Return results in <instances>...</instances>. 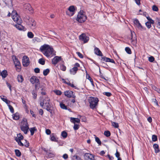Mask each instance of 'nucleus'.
<instances>
[{
  "instance_id": "41",
  "label": "nucleus",
  "mask_w": 160,
  "mask_h": 160,
  "mask_svg": "<svg viewBox=\"0 0 160 160\" xmlns=\"http://www.w3.org/2000/svg\"><path fill=\"white\" fill-rule=\"evenodd\" d=\"M8 105L11 112L12 113H13L14 112V110L13 107L9 104H8Z\"/></svg>"
},
{
  "instance_id": "23",
  "label": "nucleus",
  "mask_w": 160,
  "mask_h": 160,
  "mask_svg": "<svg viewBox=\"0 0 160 160\" xmlns=\"http://www.w3.org/2000/svg\"><path fill=\"white\" fill-rule=\"evenodd\" d=\"M136 26L141 31H144L146 29V28H145L143 27L142 26L140 23H138V24H137Z\"/></svg>"
},
{
  "instance_id": "25",
  "label": "nucleus",
  "mask_w": 160,
  "mask_h": 160,
  "mask_svg": "<svg viewBox=\"0 0 160 160\" xmlns=\"http://www.w3.org/2000/svg\"><path fill=\"white\" fill-rule=\"evenodd\" d=\"M17 79L19 82H22L23 81V77L21 75H18L17 76Z\"/></svg>"
},
{
  "instance_id": "43",
  "label": "nucleus",
  "mask_w": 160,
  "mask_h": 160,
  "mask_svg": "<svg viewBox=\"0 0 160 160\" xmlns=\"http://www.w3.org/2000/svg\"><path fill=\"white\" fill-rule=\"evenodd\" d=\"M152 141L154 142L156 141L157 140V136L155 135H153L152 136Z\"/></svg>"
},
{
  "instance_id": "47",
  "label": "nucleus",
  "mask_w": 160,
  "mask_h": 160,
  "mask_svg": "<svg viewBox=\"0 0 160 160\" xmlns=\"http://www.w3.org/2000/svg\"><path fill=\"white\" fill-rule=\"evenodd\" d=\"M6 4H9L11 3V0H2Z\"/></svg>"
},
{
  "instance_id": "11",
  "label": "nucleus",
  "mask_w": 160,
  "mask_h": 160,
  "mask_svg": "<svg viewBox=\"0 0 160 160\" xmlns=\"http://www.w3.org/2000/svg\"><path fill=\"white\" fill-rule=\"evenodd\" d=\"M79 39L83 42L84 43L87 42L89 40V38L85 34L82 33L79 36Z\"/></svg>"
},
{
  "instance_id": "48",
  "label": "nucleus",
  "mask_w": 160,
  "mask_h": 160,
  "mask_svg": "<svg viewBox=\"0 0 160 160\" xmlns=\"http://www.w3.org/2000/svg\"><path fill=\"white\" fill-rule=\"evenodd\" d=\"M154 60V58L153 56H150L148 58V61L150 62H152Z\"/></svg>"
},
{
  "instance_id": "27",
  "label": "nucleus",
  "mask_w": 160,
  "mask_h": 160,
  "mask_svg": "<svg viewBox=\"0 0 160 160\" xmlns=\"http://www.w3.org/2000/svg\"><path fill=\"white\" fill-rule=\"evenodd\" d=\"M37 129L35 127L31 128H30V131L31 132V135H33L35 131H36Z\"/></svg>"
},
{
  "instance_id": "13",
  "label": "nucleus",
  "mask_w": 160,
  "mask_h": 160,
  "mask_svg": "<svg viewBox=\"0 0 160 160\" xmlns=\"http://www.w3.org/2000/svg\"><path fill=\"white\" fill-rule=\"evenodd\" d=\"M22 63L24 67H27L29 65V59L28 57L24 56L23 57Z\"/></svg>"
},
{
  "instance_id": "8",
  "label": "nucleus",
  "mask_w": 160,
  "mask_h": 160,
  "mask_svg": "<svg viewBox=\"0 0 160 160\" xmlns=\"http://www.w3.org/2000/svg\"><path fill=\"white\" fill-rule=\"evenodd\" d=\"M41 98L40 104V106L42 107H43L44 104H45L46 103L49 102L51 101L50 98L48 96L42 97H41Z\"/></svg>"
},
{
  "instance_id": "16",
  "label": "nucleus",
  "mask_w": 160,
  "mask_h": 160,
  "mask_svg": "<svg viewBox=\"0 0 160 160\" xmlns=\"http://www.w3.org/2000/svg\"><path fill=\"white\" fill-rule=\"evenodd\" d=\"M61 60V57L59 56H55L52 60V63L53 64L56 65Z\"/></svg>"
},
{
  "instance_id": "14",
  "label": "nucleus",
  "mask_w": 160,
  "mask_h": 160,
  "mask_svg": "<svg viewBox=\"0 0 160 160\" xmlns=\"http://www.w3.org/2000/svg\"><path fill=\"white\" fill-rule=\"evenodd\" d=\"M43 108L46 109L47 111L51 113H52V110L51 109L52 107L50 102L47 103H46L45 104H44Z\"/></svg>"
},
{
  "instance_id": "6",
  "label": "nucleus",
  "mask_w": 160,
  "mask_h": 160,
  "mask_svg": "<svg viewBox=\"0 0 160 160\" xmlns=\"http://www.w3.org/2000/svg\"><path fill=\"white\" fill-rule=\"evenodd\" d=\"M20 128L21 130L25 134L27 133L28 132V131L29 127L26 119H24L22 121Z\"/></svg>"
},
{
  "instance_id": "7",
  "label": "nucleus",
  "mask_w": 160,
  "mask_h": 160,
  "mask_svg": "<svg viewBox=\"0 0 160 160\" xmlns=\"http://www.w3.org/2000/svg\"><path fill=\"white\" fill-rule=\"evenodd\" d=\"M30 82L32 84H35L36 89H39L40 85V83L39 80L37 77L32 76L30 79Z\"/></svg>"
},
{
  "instance_id": "28",
  "label": "nucleus",
  "mask_w": 160,
  "mask_h": 160,
  "mask_svg": "<svg viewBox=\"0 0 160 160\" xmlns=\"http://www.w3.org/2000/svg\"><path fill=\"white\" fill-rule=\"evenodd\" d=\"M51 140L52 141L56 142L57 139L56 138L54 135V134L52 133L51 134Z\"/></svg>"
},
{
  "instance_id": "34",
  "label": "nucleus",
  "mask_w": 160,
  "mask_h": 160,
  "mask_svg": "<svg viewBox=\"0 0 160 160\" xmlns=\"http://www.w3.org/2000/svg\"><path fill=\"white\" fill-rule=\"evenodd\" d=\"M38 62L39 64L43 65L45 64V61L43 59L40 58L38 60Z\"/></svg>"
},
{
  "instance_id": "53",
  "label": "nucleus",
  "mask_w": 160,
  "mask_h": 160,
  "mask_svg": "<svg viewBox=\"0 0 160 160\" xmlns=\"http://www.w3.org/2000/svg\"><path fill=\"white\" fill-rule=\"evenodd\" d=\"M62 158L65 159H67L68 158V156L67 154H64L62 156Z\"/></svg>"
},
{
  "instance_id": "35",
  "label": "nucleus",
  "mask_w": 160,
  "mask_h": 160,
  "mask_svg": "<svg viewBox=\"0 0 160 160\" xmlns=\"http://www.w3.org/2000/svg\"><path fill=\"white\" fill-rule=\"evenodd\" d=\"M152 9L154 11L158 12V7L155 5H154L152 6Z\"/></svg>"
},
{
  "instance_id": "58",
  "label": "nucleus",
  "mask_w": 160,
  "mask_h": 160,
  "mask_svg": "<svg viewBox=\"0 0 160 160\" xmlns=\"http://www.w3.org/2000/svg\"><path fill=\"white\" fill-rule=\"evenodd\" d=\"M6 84H7V86L9 88L10 91L11 92V91H12V89H11V85H10V84L9 83H8V82H7Z\"/></svg>"
},
{
  "instance_id": "57",
  "label": "nucleus",
  "mask_w": 160,
  "mask_h": 160,
  "mask_svg": "<svg viewBox=\"0 0 160 160\" xmlns=\"http://www.w3.org/2000/svg\"><path fill=\"white\" fill-rule=\"evenodd\" d=\"M18 143V144L21 146H23L24 144L21 141H16Z\"/></svg>"
},
{
  "instance_id": "2",
  "label": "nucleus",
  "mask_w": 160,
  "mask_h": 160,
  "mask_svg": "<svg viewBox=\"0 0 160 160\" xmlns=\"http://www.w3.org/2000/svg\"><path fill=\"white\" fill-rule=\"evenodd\" d=\"M40 50L42 53L47 57L54 54L53 48L48 45L44 44L40 48Z\"/></svg>"
},
{
  "instance_id": "61",
  "label": "nucleus",
  "mask_w": 160,
  "mask_h": 160,
  "mask_svg": "<svg viewBox=\"0 0 160 160\" xmlns=\"http://www.w3.org/2000/svg\"><path fill=\"white\" fill-rule=\"evenodd\" d=\"M116 157L118 158H119L120 156V154L117 151V152H116V153L115 154Z\"/></svg>"
},
{
  "instance_id": "60",
  "label": "nucleus",
  "mask_w": 160,
  "mask_h": 160,
  "mask_svg": "<svg viewBox=\"0 0 160 160\" xmlns=\"http://www.w3.org/2000/svg\"><path fill=\"white\" fill-rule=\"evenodd\" d=\"M24 145L26 147H28L29 146V143L28 142L26 141V142L25 143Z\"/></svg>"
},
{
  "instance_id": "62",
  "label": "nucleus",
  "mask_w": 160,
  "mask_h": 160,
  "mask_svg": "<svg viewBox=\"0 0 160 160\" xmlns=\"http://www.w3.org/2000/svg\"><path fill=\"white\" fill-rule=\"evenodd\" d=\"M86 77H87V78L88 80H89L90 81H92V78H91L90 77V76L89 75H88L87 74Z\"/></svg>"
},
{
  "instance_id": "24",
  "label": "nucleus",
  "mask_w": 160,
  "mask_h": 160,
  "mask_svg": "<svg viewBox=\"0 0 160 160\" xmlns=\"http://www.w3.org/2000/svg\"><path fill=\"white\" fill-rule=\"evenodd\" d=\"M23 138V136L21 134L19 133L17 134V137L15 138L16 141H21Z\"/></svg>"
},
{
  "instance_id": "21",
  "label": "nucleus",
  "mask_w": 160,
  "mask_h": 160,
  "mask_svg": "<svg viewBox=\"0 0 160 160\" xmlns=\"http://www.w3.org/2000/svg\"><path fill=\"white\" fill-rule=\"evenodd\" d=\"M70 121L74 124H75L76 122L79 123L80 122V120L79 119L72 117L70 118Z\"/></svg>"
},
{
  "instance_id": "4",
  "label": "nucleus",
  "mask_w": 160,
  "mask_h": 160,
  "mask_svg": "<svg viewBox=\"0 0 160 160\" xmlns=\"http://www.w3.org/2000/svg\"><path fill=\"white\" fill-rule=\"evenodd\" d=\"M87 19V17L83 10H80L78 13L76 20L80 23L84 22Z\"/></svg>"
},
{
  "instance_id": "17",
  "label": "nucleus",
  "mask_w": 160,
  "mask_h": 160,
  "mask_svg": "<svg viewBox=\"0 0 160 160\" xmlns=\"http://www.w3.org/2000/svg\"><path fill=\"white\" fill-rule=\"evenodd\" d=\"M64 95L68 98L72 97L74 98L73 95V92L71 91H68L65 92Z\"/></svg>"
},
{
  "instance_id": "63",
  "label": "nucleus",
  "mask_w": 160,
  "mask_h": 160,
  "mask_svg": "<svg viewBox=\"0 0 160 160\" xmlns=\"http://www.w3.org/2000/svg\"><path fill=\"white\" fill-rule=\"evenodd\" d=\"M39 114L41 115H42L43 114V111L42 109H40L39 111Z\"/></svg>"
},
{
  "instance_id": "1",
  "label": "nucleus",
  "mask_w": 160,
  "mask_h": 160,
  "mask_svg": "<svg viewBox=\"0 0 160 160\" xmlns=\"http://www.w3.org/2000/svg\"><path fill=\"white\" fill-rule=\"evenodd\" d=\"M12 16L13 20L17 23L15 25L16 28L19 30H24V27L21 25L22 21L16 11L12 12Z\"/></svg>"
},
{
  "instance_id": "12",
  "label": "nucleus",
  "mask_w": 160,
  "mask_h": 160,
  "mask_svg": "<svg viewBox=\"0 0 160 160\" xmlns=\"http://www.w3.org/2000/svg\"><path fill=\"white\" fill-rule=\"evenodd\" d=\"M12 58L15 66L16 67L18 66V69H20L21 68V64L20 62L18 60V59L15 56H13L12 57Z\"/></svg>"
},
{
  "instance_id": "45",
  "label": "nucleus",
  "mask_w": 160,
  "mask_h": 160,
  "mask_svg": "<svg viewBox=\"0 0 160 160\" xmlns=\"http://www.w3.org/2000/svg\"><path fill=\"white\" fill-rule=\"evenodd\" d=\"M145 25L148 28H150L151 27V25L150 22H147L145 23Z\"/></svg>"
},
{
  "instance_id": "59",
  "label": "nucleus",
  "mask_w": 160,
  "mask_h": 160,
  "mask_svg": "<svg viewBox=\"0 0 160 160\" xmlns=\"http://www.w3.org/2000/svg\"><path fill=\"white\" fill-rule=\"evenodd\" d=\"M136 4L138 5H139L140 4V0H134Z\"/></svg>"
},
{
  "instance_id": "20",
  "label": "nucleus",
  "mask_w": 160,
  "mask_h": 160,
  "mask_svg": "<svg viewBox=\"0 0 160 160\" xmlns=\"http://www.w3.org/2000/svg\"><path fill=\"white\" fill-rule=\"evenodd\" d=\"M94 51L95 53L97 55L100 56H102L101 52L98 48L95 47L94 49Z\"/></svg>"
},
{
  "instance_id": "29",
  "label": "nucleus",
  "mask_w": 160,
  "mask_h": 160,
  "mask_svg": "<svg viewBox=\"0 0 160 160\" xmlns=\"http://www.w3.org/2000/svg\"><path fill=\"white\" fill-rule=\"evenodd\" d=\"M16 155L18 157H20L21 156V153L20 151L18 149H16L15 150Z\"/></svg>"
},
{
  "instance_id": "42",
  "label": "nucleus",
  "mask_w": 160,
  "mask_h": 160,
  "mask_svg": "<svg viewBox=\"0 0 160 160\" xmlns=\"http://www.w3.org/2000/svg\"><path fill=\"white\" fill-rule=\"evenodd\" d=\"M60 106L61 108L63 109H67V107L62 103H60Z\"/></svg>"
},
{
  "instance_id": "52",
  "label": "nucleus",
  "mask_w": 160,
  "mask_h": 160,
  "mask_svg": "<svg viewBox=\"0 0 160 160\" xmlns=\"http://www.w3.org/2000/svg\"><path fill=\"white\" fill-rule=\"evenodd\" d=\"M78 55V56L81 58H83V56L82 55L80 52H77L76 53Z\"/></svg>"
},
{
  "instance_id": "64",
  "label": "nucleus",
  "mask_w": 160,
  "mask_h": 160,
  "mask_svg": "<svg viewBox=\"0 0 160 160\" xmlns=\"http://www.w3.org/2000/svg\"><path fill=\"white\" fill-rule=\"evenodd\" d=\"M67 84L71 86L72 87L74 88L75 87L73 84L70 83V82H68V83H67Z\"/></svg>"
},
{
  "instance_id": "9",
  "label": "nucleus",
  "mask_w": 160,
  "mask_h": 160,
  "mask_svg": "<svg viewBox=\"0 0 160 160\" xmlns=\"http://www.w3.org/2000/svg\"><path fill=\"white\" fill-rule=\"evenodd\" d=\"M76 9V8L74 6H70L66 11L67 15L70 17L72 16L75 13Z\"/></svg>"
},
{
  "instance_id": "32",
  "label": "nucleus",
  "mask_w": 160,
  "mask_h": 160,
  "mask_svg": "<svg viewBox=\"0 0 160 160\" xmlns=\"http://www.w3.org/2000/svg\"><path fill=\"white\" fill-rule=\"evenodd\" d=\"M49 70L48 69H47L44 70L43 71V74L44 76H46L49 72Z\"/></svg>"
},
{
  "instance_id": "56",
  "label": "nucleus",
  "mask_w": 160,
  "mask_h": 160,
  "mask_svg": "<svg viewBox=\"0 0 160 160\" xmlns=\"http://www.w3.org/2000/svg\"><path fill=\"white\" fill-rule=\"evenodd\" d=\"M133 22L136 25L138 24V23H139V21L138 19H135L134 20Z\"/></svg>"
},
{
  "instance_id": "26",
  "label": "nucleus",
  "mask_w": 160,
  "mask_h": 160,
  "mask_svg": "<svg viewBox=\"0 0 160 160\" xmlns=\"http://www.w3.org/2000/svg\"><path fill=\"white\" fill-rule=\"evenodd\" d=\"M19 118V116L18 114V113H15L13 115V119L15 120H18Z\"/></svg>"
},
{
  "instance_id": "5",
  "label": "nucleus",
  "mask_w": 160,
  "mask_h": 160,
  "mask_svg": "<svg viewBox=\"0 0 160 160\" xmlns=\"http://www.w3.org/2000/svg\"><path fill=\"white\" fill-rule=\"evenodd\" d=\"M25 21L27 25L31 28L33 29L36 28V23L33 18L28 17H26Z\"/></svg>"
},
{
  "instance_id": "15",
  "label": "nucleus",
  "mask_w": 160,
  "mask_h": 160,
  "mask_svg": "<svg viewBox=\"0 0 160 160\" xmlns=\"http://www.w3.org/2000/svg\"><path fill=\"white\" fill-rule=\"evenodd\" d=\"M84 158L85 160H93L94 157V156L92 154L89 153H86L84 155Z\"/></svg>"
},
{
  "instance_id": "50",
  "label": "nucleus",
  "mask_w": 160,
  "mask_h": 160,
  "mask_svg": "<svg viewBox=\"0 0 160 160\" xmlns=\"http://www.w3.org/2000/svg\"><path fill=\"white\" fill-rule=\"evenodd\" d=\"M54 92L56 94L58 95H60L62 93L60 91L58 90H57L55 91H54Z\"/></svg>"
},
{
  "instance_id": "3",
  "label": "nucleus",
  "mask_w": 160,
  "mask_h": 160,
  "mask_svg": "<svg viewBox=\"0 0 160 160\" xmlns=\"http://www.w3.org/2000/svg\"><path fill=\"white\" fill-rule=\"evenodd\" d=\"M88 101L91 108L92 109H96L99 102V100L98 98L90 97L88 99Z\"/></svg>"
},
{
  "instance_id": "54",
  "label": "nucleus",
  "mask_w": 160,
  "mask_h": 160,
  "mask_svg": "<svg viewBox=\"0 0 160 160\" xmlns=\"http://www.w3.org/2000/svg\"><path fill=\"white\" fill-rule=\"evenodd\" d=\"M73 157L75 158L76 160H81V159L79 156L77 155H75L73 156Z\"/></svg>"
},
{
  "instance_id": "55",
  "label": "nucleus",
  "mask_w": 160,
  "mask_h": 160,
  "mask_svg": "<svg viewBox=\"0 0 160 160\" xmlns=\"http://www.w3.org/2000/svg\"><path fill=\"white\" fill-rule=\"evenodd\" d=\"M46 133L48 135H50L51 133L50 130L49 129H46Z\"/></svg>"
},
{
  "instance_id": "30",
  "label": "nucleus",
  "mask_w": 160,
  "mask_h": 160,
  "mask_svg": "<svg viewBox=\"0 0 160 160\" xmlns=\"http://www.w3.org/2000/svg\"><path fill=\"white\" fill-rule=\"evenodd\" d=\"M0 97L1 99L2 100L3 102H5L6 103V104H8L10 102V101H8L6 98H2L1 96H0Z\"/></svg>"
},
{
  "instance_id": "22",
  "label": "nucleus",
  "mask_w": 160,
  "mask_h": 160,
  "mask_svg": "<svg viewBox=\"0 0 160 160\" xmlns=\"http://www.w3.org/2000/svg\"><path fill=\"white\" fill-rule=\"evenodd\" d=\"M153 147L155 149V152L156 153H158L159 152V150L158 144H154L153 145Z\"/></svg>"
},
{
  "instance_id": "18",
  "label": "nucleus",
  "mask_w": 160,
  "mask_h": 160,
  "mask_svg": "<svg viewBox=\"0 0 160 160\" xmlns=\"http://www.w3.org/2000/svg\"><path fill=\"white\" fill-rule=\"evenodd\" d=\"M101 60L107 62H111L112 63H115L114 61L112 59H111L109 58L104 57L102 58Z\"/></svg>"
},
{
  "instance_id": "44",
  "label": "nucleus",
  "mask_w": 160,
  "mask_h": 160,
  "mask_svg": "<svg viewBox=\"0 0 160 160\" xmlns=\"http://www.w3.org/2000/svg\"><path fill=\"white\" fill-rule=\"evenodd\" d=\"M95 141L97 142V143L99 145L101 144V142L100 141L99 139L97 137H95Z\"/></svg>"
},
{
  "instance_id": "10",
  "label": "nucleus",
  "mask_w": 160,
  "mask_h": 160,
  "mask_svg": "<svg viewBox=\"0 0 160 160\" xmlns=\"http://www.w3.org/2000/svg\"><path fill=\"white\" fill-rule=\"evenodd\" d=\"M80 64L78 63H76L74 65V67L70 70V74L75 75L78 70V68L80 67Z\"/></svg>"
},
{
  "instance_id": "40",
  "label": "nucleus",
  "mask_w": 160,
  "mask_h": 160,
  "mask_svg": "<svg viewBox=\"0 0 160 160\" xmlns=\"http://www.w3.org/2000/svg\"><path fill=\"white\" fill-rule=\"evenodd\" d=\"M104 134L107 137H108L110 135V132L109 131H105L104 132Z\"/></svg>"
},
{
  "instance_id": "33",
  "label": "nucleus",
  "mask_w": 160,
  "mask_h": 160,
  "mask_svg": "<svg viewBox=\"0 0 160 160\" xmlns=\"http://www.w3.org/2000/svg\"><path fill=\"white\" fill-rule=\"evenodd\" d=\"M112 125L114 128H117L118 127L119 125L118 123L115 122H111Z\"/></svg>"
},
{
  "instance_id": "19",
  "label": "nucleus",
  "mask_w": 160,
  "mask_h": 160,
  "mask_svg": "<svg viewBox=\"0 0 160 160\" xmlns=\"http://www.w3.org/2000/svg\"><path fill=\"white\" fill-rule=\"evenodd\" d=\"M24 8L26 10L29 11H32V8L31 7L29 3H26L24 5Z\"/></svg>"
},
{
  "instance_id": "31",
  "label": "nucleus",
  "mask_w": 160,
  "mask_h": 160,
  "mask_svg": "<svg viewBox=\"0 0 160 160\" xmlns=\"http://www.w3.org/2000/svg\"><path fill=\"white\" fill-rule=\"evenodd\" d=\"M156 24L157 25V27L160 28V18H156Z\"/></svg>"
},
{
  "instance_id": "46",
  "label": "nucleus",
  "mask_w": 160,
  "mask_h": 160,
  "mask_svg": "<svg viewBox=\"0 0 160 160\" xmlns=\"http://www.w3.org/2000/svg\"><path fill=\"white\" fill-rule=\"evenodd\" d=\"M103 94L106 95L108 97H110L112 95L111 93L109 92H103Z\"/></svg>"
},
{
  "instance_id": "38",
  "label": "nucleus",
  "mask_w": 160,
  "mask_h": 160,
  "mask_svg": "<svg viewBox=\"0 0 160 160\" xmlns=\"http://www.w3.org/2000/svg\"><path fill=\"white\" fill-rule=\"evenodd\" d=\"M62 136L64 138H66L67 136V133L65 131H62L61 133Z\"/></svg>"
},
{
  "instance_id": "39",
  "label": "nucleus",
  "mask_w": 160,
  "mask_h": 160,
  "mask_svg": "<svg viewBox=\"0 0 160 160\" xmlns=\"http://www.w3.org/2000/svg\"><path fill=\"white\" fill-rule=\"evenodd\" d=\"M60 68L61 70L63 71H65L66 70V66H65L63 64L61 65L60 66Z\"/></svg>"
},
{
  "instance_id": "49",
  "label": "nucleus",
  "mask_w": 160,
  "mask_h": 160,
  "mask_svg": "<svg viewBox=\"0 0 160 160\" xmlns=\"http://www.w3.org/2000/svg\"><path fill=\"white\" fill-rule=\"evenodd\" d=\"M79 128V125L78 124H74L73 128L75 130H78Z\"/></svg>"
},
{
  "instance_id": "51",
  "label": "nucleus",
  "mask_w": 160,
  "mask_h": 160,
  "mask_svg": "<svg viewBox=\"0 0 160 160\" xmlns=\"http://www.w3.org/2000/svg\"><path fill=\"white\" fill-rule=\"evenodd\" d=\"M34 71L36 73H39L40 72V69L39 68H37L34 69Z\"/></svg>"
},
{
  "instance_id": "37",
  "label": "nucleus",
  "mask_w": 160,
  "mask_h": 160,
  "mask_svg": "<svg viewBox=\"0 0 160 160\" xmlns=\"http://www.w3.org/2000/svg\"><path fill=\"white\" fill-rule=\"evenodd\" d=\"M125 50L128 54H131V49L129 47H126L125 48Z\"/></svg>"
},
{
  "instance_id": "36",
  "label": "nucleus",
  "mask_w": 160,
  "mask_h": 160,
  "mask_svg": "<svg viewBox=\"0 0 160 160\" xmlns=\"http://www.w3.org/2000/svg\"><path fill=\"white\" fill-rule=\"evenodd\" d=\"M28 37L30 38H32L33 37L34 35L31 32H29L28 33Z\"/></svg>"
}]
</instances>
